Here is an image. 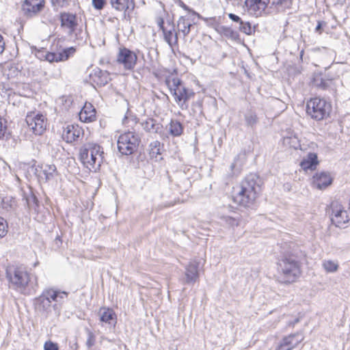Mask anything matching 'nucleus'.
Returning <instances> with one entry per match:
<instances>
[{
    "mask_svg": "<svg viewBox=\"0 0 350 350\" xmlns=\"http://www.w3.org/2000/svg\"><path fill=\"white\" fill-rule=\"evenodd\" d=\"M304 256V253L295 245L282 252L277 262L281 283L291 284L297 281L301 274V260Z\"/></svg>",
    "mask_w": 350,
    "mask_h": 350,
    "instance_id": "obj_1",
    "label": "nucleus"
},
{
    "mask_svg": "<svg viewBox=\"0 0 350 350\" xmlns=\"http://www.w3.org/2000/svg\"><path fill=\"white\" fill-rule=\"evenodd\" d=\"M5 278L11 289L25 296L35 294L38 287V277L23 265H8Z\"/></svg>",
    "mask_w": 350,
    "mask_h": 350,
    "instance_id": "obj_2",
    "label": "nucleus"
},
{
    "mask_svg": "<svg viewBox=\"0 0 350 350\" xmlns=\"http://www.w3.org/2000/svg\"><path fill=\"white\" fill-rule=\"evenodd\" d=\"M262 182L256 174H250L245 176L240 185V190L234 198L239 205L255 209L256 200L261 192Z\"/></svg>",
    "mask_w": 350,
    "mask_h": 350,
    "instance_id": "obj_3",
    "label": "nucleus"
},
{
    "mask_svg": "<svg viewBox=\"0 0 350 350\" xmlns=\"http://www.w3.org/2000/svg\"><path fill=\"white\" fill-rule=\"evenodd\" d=\"M165 82L180 108L187 109L189 100L195 96L193 90L187 88L182 80L177 77H167Z\"/></svg>",
    "mask_w": 350,
    "mask_h": 350,
    "instance_id": "obj_4",
    "label": "nucleus"
},
{
    "mask_svg": "<svg viewBox=\"0 0 350 350\" xmlns=\"http://www.w3.org/2000/svg\"><path fill=\"white\" fill-rule=\"evenodd\" d=\"M104 151L102 146L96 143L85 144L80 149L79 158L87 167L98 169L104 160Z\"/></svg>",
    "mask_w": 350,
    "mask_h": 350,
    "instance_id": "obj_5",
    "label": "nucleus"
},
{
    "mask_svg": "<svg viewBox=\"0 0 350 350\" xmlns=\"http://www.w3.org/2000/svg\"><path fill=\"white\" fill-rule=\"evenodd\" d=\"M332 105L323 98L315 97L307 101L306 111L308 116L316 121L323 120L329 116Z\"/></svg>",
    "mask_w": 350,
    "mask_h": 350,
    "instance_id": "obj_6",
    "label": "nucleus"
},
{
    "mask_svg": "<svg viewBox=\"0 0 350 350\" xmlns=\"http://www.w3.org/2000/svg\"><path fill=\"white\" fill-rule=\"evenodd\" d=\"M141 138L135 132L128 131L121 134L118 139V150L122 155H131L137 152Z\"/></svg>",
    "mask_w": 350,
    "mask_h": 350,
    "instance_id": "obj_7",
    "label": "nucleus"
},
{
    "mask_svg": "<svg viewBox=\"0 0 350 350\" xmlns=\"http://www.w3.org/2000/svg\"><path fill=\"white\" fill-rule=\"evenodd\" d=\"M25 121L28 127L35 135H40L46 129V120L40 113L31 112L26 116Z\"/></svg>",
    "mask_w": 350,
    "mask_h": 350,
    "instance_id": "obj_8",
    "label": "nucleus"
},
{
    "mask_svg": "<svg viewBox=\"0 0 350 350\" xmlns=\"http://www.w3.org/2000/svg\"><path fill=\"white\" fill-rule=\"evenodd\" d=\"M328 213L331 217L332 224L336 227L342 228L349 220L347 211L344 209L342 205L338 204L337 202L332 203Z\"/></svg>",
    "mask_w": 350,
    "mask_h": 350,
    "instance_id": "obj_9",
    "label": "nucleus"
},
{
    "mask_svg": "<svg viewBox=\"0 0 350 350\" xmlns=\"http://www.w3.org/2000/svg\"><path fill=\"white\" fill-rule=\"evenodd\" d=\"M137 55L131 50L127 48H121L119 50L117 62L118 64L123 65L124 69L133 70L137 63Z\"/></svg>",
    "mask_w": 350,
    "mask_h": 350,
    "instance_id": "obj_10",
    "label": "nucleus"
},
{
    "mask_svg": "<svg viewBox=\"0 0 350 350\" xmlns=\"http://www.w3.org/2000/svg\"><path fill=\"white\" fill-rule=\"evenodd\" d=\"M44 5L45 0H25L22 4V11L26 17L31 18L38 16Z\"/></svg>",
    "mask_w": 350,
    "mask_h": 350,
    "instance_id": "obj_11",
    "label": "nucleus"
},
{
    "mask_svg": "<svg viewBox=\"0 0 350 350\" xmlns=\"http://www.w3.org/2000/svg\"><path fill=\"white\" fill-rule=\"evenodd\" d=\"M303 340L304 337L299 333L289 334L282 339L275 350H292Z\"/></svg>",
    "mask_w": 350,
    "mask_h": 350,
    "instance_id": "obj_12",
    "label": "nucleus"
},
{
    "mask_svg": "<svg viewBox=\"0 0 350 350\" xmlns=\"http://www.w3.org/2000/svg\"><path fill=\"white\" fill-rule=\"evenodd\" d=\"M141 124L143 129L147 133L158 134L162 139L167 137L163 130V125L152 118H148L146 120L143 121Z\"/></svg>",
    "mask_w": 350,
    "mask_h": 350,
    "instance_id": "obj_13",
    "label": "nucleus"
},
{
    "mask_svg": "<svg viewBox=\"0 0 350 350\" xmlns=\"http://www.w3.org/2000/svg\"><path fill=\"white\" fill-rule=\"evenodd\" d=\"M269 2L270 0H245V5L250 14L258 16L265 12Z\"/></svg>",
    "mask_w": 350,
    "mask_h": 350,
    "instance_id": "obj_14",
    "label": "nucleus"
},
{
    "mask_svg": "<svg viewBox=\"0 0 350 350\" xmlns=\"http://www.w3.org/2000/svg\"><path fill=\"white\" fill-rule=\"evenodd\" d=\"M57 168L53 164L42 165L40 169L36 168L35 174L40 181L48 182L55 178L57 175Z\"/></svg>",
    "mask_w": 350,
    "mask_h": 350,
    "instance_id": "obj_15",
    "label": "nucleus"
},
{
    "mask_svg": "<svg viewBox=\"0 0 350 350\" xmlns=\"http://www.w3.org/2000/svg\"><path fill=\"white\" fill-rule=\"evenodd\" d=\"M83 131L79 125L68 124L64 129L62 137L67 143L77 141L83 134Z\"/></svg>",
    "mask_w": 350,
    "mask_h": 350,
    "instance_id": "obj_16",
    "label": "nucleus"
},
{
    "mask_svg": "<svg viewBox=\"0 0 350 350\" xmlns=\"http://www.w3.org/2000/svg\"><path fill=\"white\" fill-rule=\"evenodd\" d=\"M92 82L99 87L105 86L111 80L109 73L99 68H95L89 75Z\"/></svg>",
    "mask_w": 350,
    "mask_h": 350,
    "instance_id": "obj_17",
    "label": "nucleus"
},
{
    "mask_svg": "<svg viewBox=\"0 0 350 350\" xmlns=\"http://www.w3.org/2000/svg\"><path fill=\"white\" fill-rule=\"evenodd\" d=\"M111 8L118 12H122L126 16L133 12L135 7V0H109Z\"/></svg>",
    "mask_w": 350,
    "mask_h": 350,
    "instance_id": "obj_18",
    "label": "nucleus"
},
{
    "mask_svg": "<svg viewBox=\"0 0 350 350\" xmlns=\"http://www.w3.org/2000/svg\"><path fill=\"white\" fill-rule=\"evenodd\" d=\"M43 293L49 299L51 304L52 302L62 304L67 298L68 293L56 289L54 288H47L43 290Z\"/></svg>",
    "mask_w": 350,
    "mask_h": 350,
    "instance_id": "obj_19",
    "label": "nucleus"
},
{
    "mask_svg": "<svg viewBox=\"0 0 350 350\" xmlns=\"http://www.w3.org/2000/svg\"><path fill=\"white\" fill-rule=\"evenodd\" d=\"M59 20L61 26L68 29L71 33L75 31L78 25L77 16L72 13L66 12L60 13Z\"/></svg>",
    "mask_w": 350,
    "mask_h": 350,
    "instance_id": "obj_20",
    "label": "nucleus"
},
{
    "mask_svg": "<svg viewBox=\"0 0 350 350\" xmlns=\"http://www.w3.org/2000/svg\"><path fill=\"white\" fill-rule=\"evenodd\" d=\"M332 178L329 173L321 172L316 173L312 178V185L319 189H323L330 185Z\"/></svg>",
    "mask_w": 350,
    "mask_h": 350,
    "instance_id": "obj_21",
    "label": "nucleus"
},
{
    "mask_svg": "<svg viewBox=\"0 0 350 350\" xmlns=\"http://www.w3.org/2000/svg\"><path fill=\"white\" fill-rule=\"evenodd\" d=\"M163 23V21L161 20V21L159 23L160 28L163 33L165 41L172 47L173 45H175L178 43V36L175 31L174 25L173 23L170 24L169 23L170 29L167 30L164 27Z\"/></svg>",
    "mask_w": 350,
    "mask_h": 350,
    "instance_id": "obj_22",
    "label": "nucleus"
},
{
    "mask_svg": "<svg viewBox=\"0 0 350 350\" xmlns=\"http://www.w3.org/2000/svg\"><path fill=\"white\" fill-rule=\"evenodd\" d=\"M199 262L193 260L186 267L185 276L187 284H194L199 278Z\"/></svg>",
    "mask_w": 350,
    "mask_h": 350,
    "instance_id": "obj_23",
    "label": "nucleus"
},
{
    "mask_svg": "<svg viewBox=\"0 0 350 350\" xmlns=\"http://www.w3.org/2000/svg\"><path fill=\"white\" fill-rule=\"evenodd\" d=\"M96 109L90 103H85L79 113V120L83 122H91L96 119Z\"/></svg>",
    "mask_w": 350,
    "mask_h": 350,
    "instance_id": "obj_24",
    "label": "nucleus"
},
{
    "mask_svg": "<svg viewBox=\"0 0 350 350\" xmlns=\"http://www.w3.org/2000/svg\"><path fill=\"white\" fill-rule=\"evenodd\" d=\"M35 310L41 313H48L51 311V302L49 299L44 295L43 292L41 295L34 299Z\"/></svg>",
    "mask_w": 350,
    "mask_h": 350,
    "instance_id": "obj_25",
    "label": "nucleus"
},
{
    "mask_svg": "<svg viewBox=\"0 0 350 350\" xmlns=\"http://www.w3.org/2000/svg\"><path fill=\"white\" fill-rule=\"evenodd\" d=\"M100 321L115 327L117 323V317L113 309L104 308L100 310Z\"/></svg>",
    "mask_w": 350,
    "mask_h": 350,
    "instance_id": "obj_26",
    "label": "nucleus"
},
{
    "mask_svg": "<svg viewBox=\"0 0 350 350\" xmlns=\"http://www.w3.org/2000/svg\"><path fill=\"white\" fill-rule=\"evenodd\" d=\"M215 31L219 34L231 39L232 40H237L239 39V35L230 27L220 25L219 23H216L215 25Z\"/></svg>",
    "mask_w": 350,
    "mask_h": 350,
    "instance_id": "obj_27",
    "label": "nucleus"
},
{
    "mask_svg": "<svg viewBox=\"0 0 350 350\" xmlns=\"http://www.w3.org/2000/svg\"><path fill=\"white\" fill-rule=\"evenodd\" d=\"M166 129L171 136L176 137L183 134L184 126L178 120L172 119L166 126Z\"/></svg>",
    "mask_w": 350,
    "mask_h": 350,
    "instance_id": "obj_28",
    "label": "nucleus"
},
{
    "mask_svg": "<svg viewBox=\"0 0 350 350\" xmlns=\"http://www.w3.org/2000/svg\"><path fill=\"white\" fill-rule=\"evenodd\" d=\"M188 21L189 20L184 16H180L178 21V31L182 32L184 36H186L189 33L191 27L192 26L191 23Z\"/></svg>",
    "mask_w": 350,
    "mask_h": 350,
    "instance_id": "obj_29",
    "label": "nucleus"
},
{
    "mask_svg": "<svg viewBox=\"0 0 350 350\" xmlns=\"http://www.w3.org/2000/svg\"><path fill=\"white\" fill-rule=\"evenodd\" d=\"M244 119L245 121L246 126L252 129L255 127L258 122V118L257 117L256 113L252 110L247 111L244 114Z\"/></svg>",
    "mask_w": 350,
    "mask_h": 350,
    "instance_id": "obj_30",
    "label": "nucleus"
},
{
    "mask_svg": "<svg viewBox=\"0 0 350 350\" xmlns=\"http://www.w3.org/2000/svg\"><path fill=\"white\" fill-rule=\"evenodd\" d=\"M150 156L151 158L157 159L158 155L161 154V148L163 147L160 142L156 140L150 143Z\"/></svg>",
    "mask_w": 350,
    "mask_h": 350,
    "instance_id": "obj_31",
    "label": "nucleus"
},
{
    "mask_svg": "<svg viewBox=\"0 0 350 350\" xmlns=\"http://www.w3.org/2000/svg\"><path fill=\"white\" fill-rule=\"evenodd\" d=\"M1 205L5 211H10L15 208L16 200L11 196H5L1 199Z\"/></svg>",
    "mask_w": 350,
    "mask_h": 350,
    "instance_id": "obj_32",
    "label": "nucleus"
},
{
    "mask_svg": "<svg viewBox=\"0 0 350 350\" xmlns=\"http://www.w3.org/2000/svg\"><path fill=\"white\" fill-rule=\"evenodd\" d=\"M26 202L29 209L38 211L39 201L37 197L31 192L26 196Z\"/></svg>",
    "mask_w": 350,
    "mask_h": 350,
    "instance_id": "obj_33",
    "label": "nucleus"
},
{
    "mask_svg": "<svg viewBox=\"0 0 350 350\" xmlns=\"http://www.w3.org/2000/svg\"><path fill=\"white\" fill-rule=\"evenodd\" d=\"M76 49L71 46L68 48L64 49L62 51L58 52V57L60 62H64L67 60L71 55H72Z\"/></svg>",
    "mask_w": 350,
    "mask_h": 350,
    "instance_id": "obj_34",
    "label": "nucleus"
},
{
    "mask_svg": "<svg viewBox=\"0 0 350 350\" xmlns=\"http://www.w3.org/2000/svg\"><path fill=\"white\" fill-rule=\"evenodd\" d=\"M51 6L54 11L57 12L59 9L67 8L70 4V0H50Z\"/></svg>",
    "mask_w": 350,
    "mask_h": 350,
    "instance_id": "obj_35",
    "label": "nucleus"
},
{
    "mask_svg": "<svg viewBox=\"0 0 350 350\" xmlns=\"http://www.w3.org/2000/svg\"><path fill=\"white\" fill-rule=\"evenodd\" d=\"M239 29L240 31L247 35H252L255 31L254 27H252L250 22L244 21L240 23Z\"/></svg>",
    "mask_w": 350,
    "mask_h": 350,
    "instance_id": "obj_36",
    "label": "nucleus"
},
{
    "mask_svg": "<svg viewBox=\"0 0 350 350\" xmlns=\"http://www.w3.org/2000/svg\"><path fill=\"white\" fill-rule=\"evenodd\" d=\"M10 135L7 126V121L0 116V139H7Z\"/></svg>",
    "mask_w": 350,
    "mask_h": 350,
    "instance_id": "obj_37",
    "label": "nucleus"
},
{
    "mask_svg": "<svg viewBox=\"0 0 350 350\" xmlns=\"http://www.w3.org/2000/svg\"><path fill=\"white\" fill-rule=\"evenodd\" d=\"M291 4V0H273L272 1V5H275L278 12L284 11V9L288 8Z\"/></svg>",
    "mask_w": 350,
    "mask_h": 350,
    "instance_id": "obj_38",
    "label": "nucleus"
},
{
    "mask_svg": "<svg viewBox=\"0 0 350 350\" xmlns=\"http://www.w3.org/2000/svg\"><path fill=\"white\" fill-rule=\"evenodd\" d=\"M323 267L326 271L333 273L337 271L338 268V264L332 260H325L323 262Z\"/></svg>",
    "mask_w": 350,
    "mask_h": 350,
    "instance_id": "obj_39",
    "label": "nucleus"
},
{
    "mask_svg": "<svg viewBox=\"0 0 350 350\" xmlns=\"http://www.w3.org/2000/svg\"><path fill=\"white\" fill-rule=\"evenodd\" d=\"M222 219L230 226H237L239 225V217L238 216H223Z\"/></svg>",
    "mask_w": 350,
    "mask_h": 350,
    "instance_id": "obj_40",
    "label": "nucleus"
},
{
    "mask_svg": "<svg viewBox=\"0 0 350 350\" xmlns=\"http://www.w3.org/2000/svg\"><path fill=\"white\" fill-rule=\"evenodd\" d=\"M314 85L322 90H326L328 87V83L323 78L320 77H315L313 81Z\"/></svg>",
    "mask_w": 350,
    "mask_h": 350,
    "instance_id": "obj_41",
    "label": "nucleus"
},
{
    "mask_svg": "<svg viewBox=\"0 0 350 350\" xmlns=\"http://www.w3.org/2000/svg\"><path fill=\"white\" fill-rule=\"evenodd\" d=\"M8 223L6 220L0 217V239L4 237L8 233Z\"/></svg>",
    "mask_w": 350,
    "mask_h": 350,
    "instance_id": "obj_42",
    "label": "nucleus"
},
{
    "mask_svg": "<svg viewBox=\"0 0 350 350\" xmlns=\"http://www.w3.org/2000/svg\"><path fill=\"white\" fill-rule=\"evenodd\" d=\"M58 56V52H48L46 54L45 58L49 62H60Z\"/></svg>",
    "mask_w": 350,
    "mask_h": 350,
    "instance_id": "obj_43",
    "label": "nucleus"
},
{
    "mask_svg": "<svg viewBox=\"0 0 350 350\" xmlns=\"http://www.w3.org/2000/svg\"><path fill=\"white\" fill-rule=\"evenodd\" d=\"M300 165L302 169L304 170H313L316 168L317 165L314 163H311L310 161H307L306 159H304L303 161L301 162Z\"/></svg>",
    "mask_w": 350,
    "mask_h": 350,
    "instance_id": "obj_44",
    "label": "nucleus"
},
{
    "mask_svg": "<svg viewBox=\"0 0 350 350\" xmlns=\"http://www.w3.org/2000/svg\"><path fill=\"white\" fill-rule=\"evenodd\" d=\"M107 3L106 0H92V5L97 10H103Z\"/></svg>",
    "mask_w": 350,
    "mask_h": 350,
    "instance_id": "obj_45",
    "label": "nucleus"
},
{
    "mask_svg": "<svg viewBox=\"0 0 350 350\" xmlns=\"http://www.w3.org/2000/svg\"><path fill=\"white\" fill-rule=\"evenodd\" d=\"M44 349V350H58L59 347L57 343L49 340L45 342Z\"/></svg>",
    "mask_w": 350,
    "mask_h": 350,
    "instance_id": "obj_46",
    "label": "nucleus"
},
{
    "mask_svg": "<svg viewBox=\"0 0 350 350\" xmlns=\"http://www.w3.org/2000/svg\"><path fill=\"white\" fill-rule=\"evenodd\" d=\"M305 159L310 161L311 163H314L316 165H318L319 163L317 154L314 152H309Z\"/></svg>",
    "mask_w": 350,
    "mask_h": 350,
    "instance_id": "obj_47",
    "label": "nucleus"
},
{
    "mask_svg": "<svg viewBox=\"0 0 350 350\" xmlns=\"http://www.w3.org/2000/svg\"><path fill=\"white\" fill-rule=\"evenodd\" d=\"M95 342L94 334L91 332L88 331V337L86 341V345L88 348H91Z\"/></svg>",
    "mask_w": 350,
    "mask_h": 350,
    "instance_id": "obj_48",
    "label": "nucleus"
},
{
    "mask_svg": "<svg viewBox=\"0 0 350 350\" xmlns=\"http://www.w3.org/2000/svg\"><path fill=\"white\" fill-rule=\"evenodd\" d=\"M326 23L322 21H317V25L315 27V31L319 34L322 33V27L323 25H325Z\"/></svg>",
    "mask_w": 350,
    "mask_h": 350,
    "instance_id": "obj_49",
    "label": "nucleus"
},
{
    "mask_svg": "<svg viewBox=\"0 0 350 350\" xmlns=\"http://www.w3.org/2000/svg\"><path fill=\"white\" fill-rule=\"evenodd\" d=\"M228 17L234 23L240 24L243 21L239 16L233 13L228 14Z\"/></svg>",
    "mask_w": 350,
    "mask_h": 350,
    "instance_id": "obj_50",
    "label": "nucleus"
},
{
    "mask_svg": "<svg viewBox=\"0 0 350 350\" xmlns=\"http://www.w3.org/2000/svg\"><path fill=\"white\" fill-rule=\"evenodd\" d=\"M5 42L3 37L0 34V55L5 51Z\"/></svg>",
    "mask_w": 350,
    "mask_h": 350,
    "instance_id": "obj_51",
    "label": "nucleus"
},
{
    "mask_svg": "<svg viewBox=\"0 0 350 350\" xmlns=\"http://www.w3.org/2000/svg\"><path fill=\"white\" fill-rule=\"evenodd\" d=\"M205 21H206L208 24V25L212 26L215 29V23H217L216 21V18H205Z\"/></svg>",
    "mask_w": 350,
    "mask_h": 350,
    "instance_id": "obj_52",
    "label": "nucleus"
},
{
    "mask_svg": "<svg viewBox=\"0 0 350 350\" xmlns=\"http://www.w3.org/2000/svg\"><path fill=\"white\" fill-rule=\"evenodd\" d=\"M129 110L128 109L127 110V112L126 113V115L124 116V118H123V124H126L127 123V120L129 119Z\"/></svg>",
    "mask_w": 350,
    "mask_h": 350,
    "instance_id": "obj_53",
    "label": "nucleus"
},
{
    "mask_svg": "<svg viewBox=\"0 0 350 350\" xmlns=\"http://www.w3.org/2000/svg\"><path fill=\"white\" fill-rule=\"evenodd\" d=\"M210 102L213 103L215 107L217 106V100L215 98H210Z\"/></svg>",
    "mask_w": 350,
    "mask_h": 350,
    "instance_id": "obj_54",
    "label": "nucleus"
},
{
    "mask_svg": "<svg viewBox=\"0 0 350 350\" xmlns=\"http://www.w3.org/2000/svg\"><path fill=\"white\" fill-rule=\"evenodd\" d=\"M194 106H198L200 109L201 110V108H202V102L198 100L197 101L195 104H194Z\"/></svg>",
    "mask_w": 350,
    "mask_h": 350,
    "instance_id": "obj_55",
    "label": "nucleus"
},
{
    "mask_svg": "<svg viewBox=\"0 0 350 350\" xmlns=\"http://www.w3.org/2000/svg\"><path fill=\"white\" fill-rule=\"evenodd\" d=\"M235 167V163H232L231 165H230V169L231 170H232L234 169V167Z\"/></svg>",
    "mask_w": 350,
    "mask_h": 350,
    "instance_id": "obj_56",
    "label": "nucleus"
},
{
    "mask_svg": "<svg viewBox=\"0 0 350 350\" xmlns=\"http://www.w3.org/2000/svg\"><path fill=\"white\" fill-rule=\"evenodd\" d=\"M182 4H183V8L184 9H185V10H187V9H188V7H187L185 3H183L182 2Z\"/></svg>",
    "mask_w": 350,
    "mask_h": 350,
    "instance_id": "obj_57",
    "label": "nucleus"
},
{
    "mask_svg": "<svg viewBox=\"0 0 350 350\" xmlns=\"http://www.w3.org/2000/svg\"><path fill=\"white\" fill-rule=\"evenodd\" d=\"M57 240H60L59 237H57L56 238Z\"/></svg>",
    "mask_w": 350,
    "mask_h": 350,
    "instance_id": "obj_58",
    "label": "nucleus"
},
{
    "mask_svg": "<svg viewBox=\"0 0 350 350\" xmlns=\"http://www.w3.org/2000/svg\"><path fill=\"white\" fill-rule=\"evenodd\" d=\"M38 262H36V263L34 264V267H36V266L38 265Z\"/></svg>",
    "mask_w": 350,
    "mask_h": 350,
    "instance_id": "obj_59",
    "label": "nucleus"
}]
</instances>
